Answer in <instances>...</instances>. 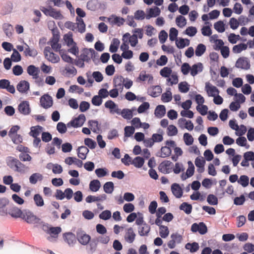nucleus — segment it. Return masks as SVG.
<instances>
[{
	"instance_id": "24",
	"label": "nucleus",
	"mask_w": 254,
	"mask_h": 254,
	"mask_svg": "<svg viewBox=\"0 0 254 254\" xmlns=\"http://www.w3.org/2000/svg\"><path fill=\"white\" fill-rule=\"evenodd\" d=\"M203 68V64L201 63H198L192 65L190 69V74L192 76H195L198 73L202 71Z\"/></svg>"
},
{
	"instance_id": "32",
	"label": "nucleus",
	"mask_w": 254,
	"mask_h": 254,
	"mask_svg": "<svg viewBox=\"0 0 254 254\" xmlns=\"http://www.w3.org/2000/svg\"><path fill=\"white\" fill-rule=\"evenodd\" d=\"M3 30L8 37L10 38L12 36L13 28V26L9 23H4L2 25Z\"/></svg>"
},
{
	"instance_id": "19",
	"label": "nucleus",
	"mask_w": 254,
	"mask_h": 254,
	"mask_svg": "<svg viewBox=\"0 0 254 254\" xmlns=\"http://www.w3.org/2000/svg\"><path fill=\"white\" fill-rule=\"evenodd\" d=\"M153 77L151 74H146V71H142L140 72L139 76L137 77V81H144L148 80L149 83H152Z\"/></svg>"
},
{
	"instance_id": "56",
	"label": "nucleus",
	"mask_w": 254,
	"mask_h": 254,
	"mask_svg": "<svg viewBox=\"0 0 254 254\" xmlns=\"http://www.w3.org/2000/svg\"><path fill=\"white\" fill-rule=\"evenodd\" d=\"M171 153V149L169 147L163 146L161 149V157L165 158Z\"/></svg>"
},
{
	"instance_id": "43",
	"label": "nucleus",
	"mask_w": 254,
	"mask_h": 254,
	"mask_svg": "<svg viewBox=\"0 0 254 254\" xmlns=\"http://www.w3.org/2000/svg\"><path fill=\"white\" fill-rule=\"evenodd\" d=\"M206 51V47L203 44H199L197 45L195 51V55L197 57L201 56Z\"/></svg>"
},
{
	"instance_id": "62",
	"label": "nucleus",
	"mask_w": 254,
	"mask_h": 254,
	"mask_svg": "<svg viewBox=\"0 0 254 254\" xmlns=\"http://www.w3.org/2000/svg\"><path fill=\"white\" fill-rule=\"evenodd\" d=\"M99 217L104 220H108L111 217V212L108 210H104L100 214Z\"/></svg>"
},
{
	"instance_id": "2",
	"label": "nucleus",
	"mask_w": 254,
	"mask_h": 254,
	"mask_svg": "<svg viewBox=\"0 0 254 254\" xmlns=\"http://www.w3.org/2000/svg\"><path fill=\"white\" fill-rule=\"evenodd\" d=\"M44 54L45 58L52 63H57L60 61L59 56L51 51L50 47H46L44 50Z\"/></svg>"
},
{
	"instance_id": "13",
	"label": "nucleus",
	"mask_w": 254,
	"mask_h": 254,
	"mask_svg": "<svg viewBox=\"0 0 254 254\" xmlns=\"http://www.w3.org/2000/svg\"><path fill=\"white\" fill-rule=\"evenodd\" d=\"M135 236L136 234L132 228L129 227L126 229L124 238L127 242L130 244L132 243L135 240Z\"/></svg>"
},
{
	"instance_id": "21",
	"label": "nucleus",
	"mask_w": 254,
	"mask_h": 254,
	"mask_svg": "<svg viewBox=\"0 0 254 254\" xmlns=\"http://www.w3.org/2000/svg\"><path fill=\"white\" fill-rule=\"evenodd\" d=\"M23 212L17 207H12L8 210V213L11 217L15 218H21Z\"/></svg>"
},
{
	"instance_id": "42",
	"label": "nucleus",
	"mask_w": 254,
	"mask_h": 254,
	"mask_svg": "<svg viewBox=\"0 0 254 254\" xmlns=\"http://www.w3.org/2000/svg\"><path fill=\"white\" fill-rule=\"evenodd\" d=\"M144 160L143 158L137 156L131 162V164H133L136 168H141L144 164Z\"/></svg>"
},
{
	"instance_id": "20",
	"label": "nucleus",
	"mask_w": 254,
	"mask_h": 254,
	"mask_svg": "<svg viewBox=\"0 0 254 254\" xmlns=\"http://www.w3.org/2000/svg\"><path fill=\"white\" fill-rule=\"evenodd\" d=\"M63 237L64 241L69 246H73L76 242L75 236L71 232H68L64 234Z\"/></svg>"
},
{
	"instance_id": "48",
	"label": "nucleus",
	"mask_w": 254,
	"mask_h": 254,
	"mask_svg": "<svg viewBox=\"0 0 254 254\" xmlns=\"http://www.w3.org/2000/svg\"><path fill=\"white\" fill-rule=\"evenodd\" d=\"M104 191L107 193H111L114 190V184L112 182H106L103 186Z\"/></svg>"
},
{
	"instance_id": "26",
	"label": "nucleus",
	"mask_w": 254,
	"mask_h": 254,
	"mask_svg": "<svg viewBox=\"0 0 254 254\" xmlns=\"http://www.w3.org/2000/svg\"><path fill=\"white\" fill-rule=\"evenodd\" d=\"M107 198V195L105 194H101L98 196L93 195H88L86 198V201L88 203H91L94 201H103Z\"/></svg>"
},
{
	"instance_id": "28",
	"label": "nucleus",
	"mask_w": 254,
	"mask_h": 254,
	"mask_svg": "<svg viewBox=\"0 0 254 254\" xmlns=\"http://www.w3.org/2000/svg\"><path fill=\"white\" fill-rule=\"evenodd\" d=\"M150 231V227L146 223H144L138 228V234L141 236H147Z\"/></svg>"
},
{
	"instance_id": "9",
	"label": "nucleus",
	"mask_w": 254,
	"mask_h": 254,
	"mask_svg": "<svg viewBox=\"0 0 254 254\" xmlns=\"http://www.w3.org/2000/svg\"><path fill=\"white\" fill-rule=\"evenodd\" d=\"M107 21L112 26L117 25L118 26H121L124 24L125 19L122 17L117 16L115 15H112L111 16L107 18Z\"/></svg>"
},
{
	"instance_id": "59",
	"label": "nucleus",
	"mask_w": 254,
	"mask_h": 254,
	"mask_svg": "<svg viewBox=\"0 0 254 254\" xmlns=\"http://www.w3.org/2000/svg\"><path fill=\"white\" fill-rule=\"evenodd\" d=\"M84 144L91 149H94L96 146V142L90 138L84 139Z\"/></svg>"
},
{
	"instance_id": "15",
	"label": "nucleus",
	"mask_w": 254,
	"mask_h": 254,
	"mask_svg": "<svg viewBox=\"0 0 254 254\" xmlns=\"http://www.w3.org/2000/svg\"><path fill=\"white\" fill-rule=\"evenodd\" d=\"M16 88L20 93H26L30 89V84L26 80H21L17 84Z\"/></svg>"
},
{
	"instance_id": "49",
	"label": "nucleus",
	"mask_w": 254,
	"mask_h": 254,
	"mask_svg": "<svg viewBox=\"0 0 254 254\" xmlns=\"http://www.w3.org/2000/svg\"><path fill=\"white\" fill-rule=\"evenodd\" d=\"M238 183L243 187H246L249 183V178L246 175H242L238 180Z\"/></svg>"
},
{
	"instance_id": "17",
	"label": "nucleus",
	"mask_w": 254,
	"mask_h": 254,
	"mask_svg": "<svg viewBox=\"0 0 254 254\" xmlns=\"http://www.w3.org/2000/svg\"><path fill=\"white\" fill-rule=\"evenodd\" d=\"M27 72L34 79H37L39 77V69L34 65H29L27 68Z\"/></svg>"
},
{
	"instance_id": "31",
	"label": "nucleus",
	"mask_w": 254,
	"mask_h": 254,
	"mask_svg": "<svg viewBox=\"0 0 254 254\" xmlns=\"http://www.w3.org/2000/svg\"><path fill=\"white\" fill-rule=\"evenodd\" d=\"M205 164V160L202 157H197L195 160V166L199 168L198 172L202 173L204 171V167Z\"/></svg>"
},
{
	"instance_id": "45",
	"label": "nucleus",
	"mask_w": 254,
	"mask_h": 254,
	"mask_svg": "<svg viewBox=\"0 0 254 254\" xmlns=\"http://www.w3.org/2000/svg\"><path fill=\"white\" fill-rule=\"evenodd\" d=\"M186 248L190 250L191 253H194L198 251L199 249V245L197 243L193 242L192 243H187L186 245Z\"/></svg>"
},
{
	"instance_id": "38",
	"label": "nucleus",
	"mask_w": 254,
	"mask_h": 254,
	"mask_svg": "<svg viewBox=\"0 0 254 254\" xmlns=\"http://www.w3.org/2000/svg\"><path fill=\"white\" fill-rule=\"evenodd\" d=\"M120 44V40L118 39H113L111 44L110 45L109 50L111 53H115L117 51Z\"/></svg>"
},
{
	"instance_id": "23",
	"label": "nucleus",
	"mask_w": 254,
	"mask_h": 254,
	"mask_svg": "<svg viewBox=\"0 0 254 254\" xmlns=\"http://www.w3.org/2000/svg\"><path fill=\"white\" fill-rule=\"evenodd\" d=\"M114 86L119 90L122 91L125 79L122 76H118L114 79Z\"/></svg>"
},
{
	"instance_id": "52",
	"label": "nucleus",
	"mask_w": 254,
	"mask_h": 254,
	"mask_svg": "<svg viewBox=\"0 0 254 254\" xmlns=\"http://www.w3.org/2000/svg\"><path fill=\"white\" fill-rule=\"evenodd\" d=\"M172 72V70L170 67L166 66L161 69L160 71V74L162 77H169Z\"/></svg>"
},
{
	"instance_id": "50",
	"label": "nucleus",
	"mask_w": 254,
	"mask_h": 254,
	"mask_svg": "<svg viewBox=\"0 0 254 254\" xmlns=\"http://www.w3.org/2000/svg\"><path fill=\"white\" fill-rule=\"evenodd\" d=\"M214 27L218 32L222 33L225 31V24L222 21H218L214 24Z\"/></svg>"
},
{
	"instance_id": "55",
	"label": "nucleus",
	"mask_w": 254,
	"mask_h": 254,
	"mask_svg": "<svg viewBox=\"0 0 254 254\" xmlns=\"http://www.w3.org/2000/svg\"><path fill=\"white\" fill-rule=\"evenodd\" d=\"M207 201L209 204L215 205L218 204V198L215 195L210 194L207 196Z\"/></svg>"
},
{
	"instance_id": "53",
	"label": "nucleus",
	"mask_w": 254,
	"mask_h": 254,
	"mask_svg": "<svg viewBox=\"0 0 254 254\" xmlns=\"http://www.w3.org/2000/svg\"><path fill=\"white\" fill-rule=\"evenodd\" d=\"M169 231L167 226H160L159 228V235L162 238H166L169 235Z\"/></svg>"
},
{
	"instance_id": "39",
	"label": "nucleus",
	"mask_w": 254,
	"mask_h": 254,
	"mask_svg": "<svg viewBox=\"0 0 254 254\" xmlns=\"http://www.w3.org/2000/svg\"><path fill=\"white\" fill-rule=\"evenodd\" d=\"M88 125L91 129L94 132L98 133L100 130V127L98 121L90 120L88 122Z\"/></svg>"
},
{
	"instance_id": "63",
	"label": "nucleus",
	"mask_w": 254,
	"mask_h": 254,
	"mask_svg": "<svg viewBox=\"0 0 254 254\" xmlns=\"http://www.w3.org/2000/svg\"><path fill=\"white\" fill-rule=\"evenodd\" d=\"M17 162V165L15 169V171L20 172V173H24L26 171V170L27 169V167L25 166L24 164L22 163L21 162H20L19 160Z\"/></svg>"
},
{
	"instance_id": "18",
	"label": "nucleus",
	"mask_w": 254,
	"mask_h": 254,
	"mask_svg": "<svg viewBox=\"0 0 254 254\" xmlns=\"http://www.w3.org/2000/svg\"><path fill=\"white\" fill-rule=\"evenodd\" d=\"M9 204V200L5 197H0V215H5L7 214L6 209V206Z\"/></svg>"
},
{
	"instance_id": "22",
	"label": "nucleus",
	"mask_w": 254,
	"mask_h": 254,
	"mask_svg": "<svg viewBox=\"0 0 254 254\" xmlns=\"http://www.w3.org/2000/svg\"><path fill=\"white\" fill-rule=\"evenodd\" d=\"M171 190L173 194L177 197L180 198L183 195V190L178 184H173L171 186Z\"/></svg>"
},
{
	"instance_id": "16",
	"label": "nucleus",
	"mask_w": 254,
	"mask_h": 254,
	"mask_svg": "<svg viewBox=\"0 0 254 254\" xmlns=\"http://www.w3.org/2000/svg\"><path fill=\"white\" fill-rule=\"evenodd\" d=\"M19 112L24 115H28L30 112L29 104L27 101H23L19 104L18 107Z\"/></svg>"
},
{
	"instance_id": "44",
	"label": "nucleus",
	"mask_w": 254,
	"mask_h": 254,
	"mask_svg": "<svg viewBox=\"0 0 254 254\" xmlns=\"http://www.w3.org/2000/svg\"><path fill=\"white\" fill-rule=\"evenodd\" d=\"M247 45L244 43H241L238 45H235L233 47L232 51L234 53H240L243 50L247 49Z\"/></svg>"
},
{
	"instance_id": "29",
	"label": "nucleus",
	"mask_w": 254,
	"mask_h": 254,
	"mask_svg": "<svg viewBox=\"0 0 254 254\" xmlns=\"http://www.w3.org/2000/svg\"><path fill=\"white\" fill-rule=\"evenodd\" d=\"M165 107L162 105L157 106L154 111L155 116L159 118L163 117L165 115Z\"/></svg>"
},
{
	"instance_id": "37",
	"label": "nucleus",
	"mask_w": 254,
	"mask_h": 254,
	"mask_svg": "<svg viewBox=\"0 0 254 254\" xmlns=\"http://www.w3.org/2000/svg\"><path fill=\"white\" fill-rule=\"evenodd\" d=\"M101 187L100 182L98 180H94L90 182L89 184V188L92 191H97L99 190Z\"/></svg>"
},
{
	"instance_id": "4",
	"label": "nucleus",
	"mask_w": 254,
	"mask_h": 254,
	"mask_svg": "<svg viewBox=\"0 0 254 254\" xmlns=\"http://www.w3.org/2000/svg\"><path fill=\"white\" fill-rule=\"evenodd\" d=\"M40 10L47 16L52 17L55 19H59L62 17L60 11L56 10L55 8L49 6L48 8L42 6Z\"/></svg>"
},
{
	"instance_id": "54",
	"label": "nucleus",
	"mask_w": 254,
	"mask_h": 254,
	"mask_svg": "<svg viewBox=\"0 0 254 254\" xmlns=\"http://www.w3.org/2000/svg\"><path fill=\"white\" fill-rule=\"evenodd\" d=\"M177 25L180 27H183L186 24V19L185 17L182 15H179L176 19Z\"/></svg>"
},
{
	"instance_id": "27",
	"label": "nucleus",
	"mask_w": 254,
	"mask_h": 254,
	"mask_svg": "<svg viewBox=\"0 0 254 254\" xmlns=\"http://www.w3.org/2000/svg\"><path fill=\"white\" fill-rule=\"evenodd\" d=\"M89 152V149L85 146H81L77 149V155L78 157L82 160H85L86 158V155Z\"/></svg>"
},
{
	"instance_id": "30",
	"label": "nucleus",
	"mask_w": 254,
	"mask_h": 254,
	"mask_svg": "<svg viewBox=\"0 0 254 254\" xmlns=\"http://www.w3.org/2000/svg\"><path fill=\"white\" fill-rule=\"evenodd\" d=\"M171 164V162L169 161H163L159 165L158 169L163 173H168Z\"/></svg>"
},
{
	"instance_id": "8",
	"label": "nucleus",
	"mask_w": 254,
	"mask_h": 254,
	"mask_svg": "<svg viewBox=\"0 0 254 254\" xmlns=\"http://www.w3.org/2000/svg\"><path fill=\"white\" fill-rule=\"evenodd\" d=\"M235 66L237 68L247 70L250 68L251 65L248 58L241 57L237 60Z\"/></svg>"
},
{
	"instance_id": "34",
	"label": "nucleus",
	"mask_w": 254,
	"mask_h": 254,
	"mask_svg": "<svg viewBox=\"0 0 254 254\" xmlns=\"http://www.w3.org/2000/svg\"><path fill=\"white\" fill-rule=\"evenodd\" d=\"M44 227L48 228L47 233L50 234L54 237H57L62 231V229L60 227H50L49 228L47 226H44Z\"/></svg>"
},
{
	"instance_id": "51",
	"label": "nucleus",
	"mask_w": 254,
	"mask_h": 254,
	"mask_svg": "<svg viewBox=\"0 0 254 254\" xmlns=\"http://www.w3.org/2000/svg\"><path fill=\"white\" fill-rule=\"evenodd\" d=\"M179 90L182 93H187L190 89L189 85L186 82H181L179 84Z\"/></svg>"
},
{
	"instance_id": "11",
	"label": "nucleus",
	"mask_w": 254,
	"mask_h": 254,
	"mask_svg": "<svg viewBox=\"0 0 254 254\" xmlns=\"http://www.w3.org/2000/svg\"><path fill=\"white\" fill-rule=\"evenodd\" d=\"M94 53L95 51L92 49H85L80 56V60L82 62H88Z\"/></svg>"
},
{
	"instance_id": "61",
	"label": "nucleus",
	"mask_w": 254,
	"mask_h": 254,
	"mask_svg": "<svg viewBox=\"0 0 254 254\" xmlns=\"http://www.w3.org/2000/svg\"><path fill=\"white\" fill-rule=\"evenodd\" d=\"M184 140L187 145H191L193 142V138L192 136L189 133H184Z\"/></svg>"
},
{
	"instance_id": "12",
	"label": "nucleus",
	"mask_w": 254,
	"mask_h": 254,
	"mask_svg": "<svg viewBox=\"0 0 254 254\" xmlns=\"http://www.w3.org/2000/svg\"><path fill=\"white\" fill-rule=\"evenodd\" d=\"M205 89L208 96L215 97L219 93V91L217 87L212 85L209 82L205 83Z\"/></svg>"
},
{
	"instance_id": "7",
	"label": "nucleus",
	"mask_w": 254,
	"mask_h": 254,
	"mask_svg": "<svg viewBox=\"0 0 254 254\" xmlns=\"http://www.w3.org/2000/svg\"><path fill=\"white\" fill-rule=\"evenodd\" d=\"M40 103L42 107L48 109L52 106L53 101L52 97L49 94H46L40 98Z\"/></svg>"
},
{
	"instance_id": "10",
	"label": "nucleus",
	"mask_w": 254,
	"mask_h": 254,
	"mask_svg": "<svg viewBox=\"0 0 254 254\" xmlns=\"http://www.w3.org/2000/svg\"><path fill=\"white\" fill-rule=\"evenodd\" d=\"M59 39L60 35L54 34L49 41L52 49L55 52L59 51L61 48V45L59 43Z\"/></svg>"
},
{
	"instance_id": "33",
	"label": "nucleus",
	"mask_w": 254,
	"mask_h": 254,
	"mask_svg": "<svg viewBox=\"0 0 254 254\" xmlns=\"http://www.w3.org/2000/svg\"><path fill=\"white\" fill-rule=\"evenodd\" d=\"M77 22L76 24L77 31L81 33H84L85 31V24L83 20L81 18L76 17Z\"/></svg>"
},
{
	"instance_id": "6",
	"label": "nucleus",
	"mask_w": 254,
	"mask_h": 254,
	"mask_svg": "<svg viewBox=\"0 0 254 254\" xmlns=\"http://www.w3.org/2000/svg\"><path fill=\"white\" fill-rule=\"evenodd\" d=\"M132 111L128 109H124L122 110H121L120 109H116L114 110H111L110 113L112 114L116 113L118 115H121L125 119L130 120L133 117Z\"/></svg>"
},
{
	"instance_id": "40",
	"label": "nucleus",
	"mask_w": 254,
	"mask_h": 254,
	"mask_svg": "<svg viewBox=\"0 0 254 254\" xmlns=\"http://www.w3.org/2000/svg\"><path fill=\"white\" fill-rule=\"evenodd\" d=\"M64 39L68 47L71 46L75 43L72 38V33L70 32L64 35Z\"/></svg>"
},
{
	"instance_id": "5",
	"label": "nucleus",
	"mask_w": 254,
	"mask_h": 254,
	"mask_svg": "<svg viewBox=\"0 0 254 254\" xmlns=\"http://www.w3.org/2000/svg\"><path fill=\"white\" fill-rule=\"evenodd\" d=\"M85 116L84 114L79 115L78 117L72 120L67 124V127H78L82 126L85 121Z\"/></svg>"
},
{
	"instance_id": "64",
	"label": "nucleus",
	"mask_w": 254,
	"mask_h": 254,
	"mask_svg": "<svg viewBox=\"0 0 254 254\" xmlns=\"http://www.w3.org/2000/svg\"><path fill=\"white\" fill-rule=\"evenodd\" d=\"M134 128L132 126H127L125 127V136L130 137L134 132Z\"/></svg>"
},
{
	"instance_id": "58",
	"label": "nucleus",
	"mask_w": 254,
	"mask_h": 254,
	"mask_svg": "<svg viewBox=\"0 0 254 254\" xmlns=\"http://www.w3.org/2000/svg\"><path fill=\"white\" fill-rule=\"evenodd\" d=\"M42 127L40 126L32 127L30 131V135L33 137H37L39 135Z\"/></svg>"
},
{
	"instance_id": "25",
	"label": "nucleus",
	"mask_w": 254,
	"mask_h": 254,
	"mask_svg": "<svg viewBox=\"0 0 254 254\" xmlns=\"http://www.w3.org/2000/svg\"><path fill=\"white\" fill-rule=\"evenodd\" d=\"M24 44L25 47L24 54L26 57H35L38 55V52L35 48H30L26 43H24Z\"/></svg>"
},
{
	"instance_id": "1",
	"label": "nucleus",
	"mask_w": 254,
	"mask_h": 254,
	"mask_svg": "<svg viewBox=\"0 0 254 254\" xmlns=\"http://www.w3.org/2000/svg\"><path fill=\"white\" fill-rule=\"evenodd\" d=\"M21 218L27 223L31 224H38L40 219L30 211L23 212Z\"/></svg>"
},
{
	"instance_id": "14",
	"label": "nucleus",
	"mask_w": 254,
	"mask_h": 254,
	"mask_svg": "<svg viewBox=\"0 0 254 254\" xmlns=\"http://www.w3.org/2000/svg\"><path fill=\"white\" fill-rule=\"evenodd\" d=\"M162 91V89L160 86L155 85L152 86L148 88L147 89V93L148 95L153 97H157L160 95Z\"/></svg>"
},
{
	"instance_id": "35",
	"label": "nucleus",
	"mask_w": 254,
	"mask_h": 254,
	"mask_svg": "<svg viewBox=\"0 0 254 254\" xmlns=\"http://www.w3.org/2000/svg\"><path fill=\"white\" fill-rule=\"evenodd\" d=\"M43 177L42 174L35 173L33 174L29 178V182L31 184H36L38 181H42Z\"/></svg>"
},
{
	"instance_id": "46",
	"label": "nucleus",
	"mask_w": 254,
	"mask_h": 254,
	"mask_svg": "<svg viewBox=\"0 0 254 254\" xmlns=\"http://www.w3.org/2000/svg\"><path fill=\"white\" fill-rule=\"evenodd\" d=\"M33 199L36 206L38 207H41L44 205V200L40 194H35L33 197Z\"/></svg>"
},
{
	"instance_id": "57",
	"label": "nucleus",
	"mask_w": 254,
	"mask_h": 254,
	"mask_svg": "<svg viewBox=\"0 0 254 254\" xmlns=\"http://www.w3.org/2000/svg\"><path fill=\"white\" fill-rule=\"evenodd\" d=\"M13 62H18L21 61V57L18 52L15 49H13V53L10 59Z\"/></svg>"
},
{
	"instance_id": "36",
	"label": "nucleus",
	"mask_w": 254,
	"mask_h": 254,
	"mask_svg": "<svg viewBox=\"0 0 254 254\" xmlns=\"http://www.w3.org/2000/svg\"><path fill=\"white\" fill-rule=\"evenodd\" d=\"M160 10L157 7L150 8L148 14L146 16V18L149 19L151 17H156L160 14Z\"/></svg>"
},
{
	"instance_id": "47",
	"label": "nucleus",
	"mask_w": 254,
	"mask_h": 254,
	"mask_svg": "<svg viewBox=\"0 0 254 254\" xmlns=\"http://www.w3.org/2000/svg\"><path fill=\"white\" fill-rule=\"evenodd\" d=\"M172 99V93L170 90L166 91L163 93L161 96V100L164 103H167L171 101Z\"/></svg>"
},
{
	"instance_id": "60",
	"label": "nucleus",
	"mask_w": 254,
	"mask_h": 254,
	"mask_svg": "<svg viewBox=\"0 0 254 254\" xmlns=\"http://www.w3.org/2000/svg\"><path fill=\"white\" fill-rule=\"evenodd\" d=\"M167 134L169 136H174L178 133V129L177 127L174 125H170L167 128Z\"/></svg>"
},
{
	"instance_id": "3",
	"label": "nucleus",
	"mask_w": 254,
	"mask_h": 254,
	"mask_svg": "<svg viewBox=\"0 0 254 254\" xmlns=\"http://www.w3.org/2000/svg\"><path fill=\"white\" fill-rule=\"evenodd\" d=\"M76 238L79 243L84 246L87 245L91 240V237L81 229L77 230Z\"/></svg>"
},
{
	"instance_id": "41",
	"label": "nucleus",
	"mask_w": 254,
	"mask_h": 254,
	"mask_svg": "<svg viewBox=\"0 0 254 254\" xmlns=\"http://www.w3.org/2000/svg\"><path fill=\"white\" fill-rule=\"evenodd\" d=\"M180 209L184 211L186 214H189L192 211V207L191 204L187 202H183L180 206Z\"/></svg>"
}]
</instances>
